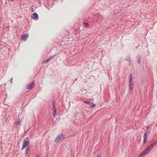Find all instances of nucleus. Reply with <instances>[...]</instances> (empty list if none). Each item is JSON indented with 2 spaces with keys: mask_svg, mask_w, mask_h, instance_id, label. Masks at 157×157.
<instances>
[{
  "mask_svg": "<svg viewBox=\"0 0 157 157\" xmlns=\"http://www.w3.org/2000/svg\"><path fill=\"white\" fill-rule=\"evenodd\" d=\"M65 135L64 134H60L57 136L55 140V142L56 143L61 142L63 141V139L65 137Z\"/></svg>",
  "mask_w": 157,
  "mask_h": 157,
  "instance_id": "obj_1",
  "label": "nucleus"
},
{
  "mask_svg": "<svg viewBox=\"0 0 157 157\" xmlns=\"http://www.w3.org/2000/svg\"><path fill=\"white\" fill-rule=\"evenodd\" d=\"M129 78V87L130 89V91L132 92L133 90V86H132L133 82L132 80V74H130L128 76Z\"/></svg>",
  "mask_w": 157,
  "mask_h": 157,
  "instance_id": "obj_2",
  "label": "nucleus"
},
{
  "mask_svg": "<svg viewBox=\"0 0 157 157\" xmlns=\"http://www.w3.org/2000/svg\"><path fill=\"white\" fill-rule=\"evenodd\" d=\"M29 143V139L28 137H26L23 140L21 150H23L24 149V148L28 146Z\"/></svg>",
  "mask_w": 157,
  "mask_h": 157,
  "instance_id": "obj_3",
  "label": "nucleus"
},
{
  "mask_svg": "<svg viewBox=\"0 0 157 157\" xmlns=\"http://www.w3.org/2000/svg\"><path fill=\"white\" fill-rule=\"evenodd\" d=\"M83 102L88 104V107L89 108H94L96 106V105L93 102H91L90 101H84Z\"/></svg>",
  "mask_w": 157,
  "mask_h": 157,
  "instance_id": "obj_4",
  "label": "nucleus"
},
{
  "mask_svg": "<svg viewBox=\"0 0 157 157\" xmlns=\"http://www.w3.org/2000/svg\"><path fill=\"white\" fill-rule=\"evenodd\" d=\"M34 81H33L30 82L27 85L26 89H31L34 88Z\"/></svg>",
  "mask_w": 157,
  "mask_h": 157,
  "instance_id": "obj_5",
  "label": "nucleus"
},
{
  "mask_svg": "<svg viewBox=\"0 0 157 157\" xmlns=\"http://www.w3.org/2000/svg\"><path fill=\"white\" fill-rule=\"evenodd\" d=\"M29 34L27 33L24 34L21 36L20 39L22 40L25 41L28 37Z\"/></svg>",
  "mask_w": 157,
  "mask_h": 157,
  "instance_id": "obj_6",
  "label": "nucleus"
},
{
  "mask_svg": "<svg viewBox=\"0 0 157 157\" xmlns=\"http://www.w3.org/2000/svg\"><path fill=\"white\" fill-rule=\"evenodd\" d=\"M52 107H53V115L54 117L55 118L56 117V109L55 107V106L54 105V102H53V105H52Z\"/></svg>",
  "mask_w": 157,
  "mask_h": 157,
  "instance_id": "obj_7",
  "label": "nucleus"
},
{
  "mask_svg": "<svg viewBox=\"0 0 157 157\" xmlns=\"http://www.w3.org/2000/svg\"><path fill=\"white\" fill-rule=\"evenodd\" d=\"M31 17L34 20H37L38 19V16L37 13L35 12L32 14Z\"/></svg>",
  "mask_w": 157,
  "mask_h": 157,
  "instance_id": "obj_8",
  "label": "nucleus"
},
{
  "mask_svg": "<svg viewBox=\"0 0 157 157\" xmlns=\"http://www.w3.org/2000/svg\"><path fill=\"white\" fill-rule=\"evenodd\" d=\"M147 134L146 132H145L144 135L143 136L144 140H143V144H144L146 143V142L147 140Z\"/></svg>",
  "mask_w": 157,
  "mask_h": 157,
  "instance_id": "obj_9",
  "label": "nucleus"
},
{
  "mask_svg": "<svg viewBox=\"0 0 157 157\" xmlns=\"http://www.w3.org/2000/svg\"><path fill=\"white\" fill-rule=\"evenodd\" d=\"M152 148L153 147H151V145H150L145 148V150L146 151H147L148 152L149 151H151Z\"/></svg>",
  "mask_w": 157,
  "mask_h": 157,
  "instance_id": "obj_10",
  "label": "nucleus"
},
{
  "mask_svg": "<svg viewBox=\"0 0 157 157\" xmlns=\"http://www.w3.org/2000/svg\"><path fill=\"white\" fill-rule=\"evenodd\" d=\"M148 153V152L145 151V150L144 151H143L139 155V157H141L142 155H144L145 154H147V153Z\"/></svg>",
  "mask_w": 157,
  "mask_h": 157,
  "instance_id": "obj_11",
  "label": "nucleus"
},
{
  "mask_svg": "<svg viewBox=\"0 0 157 157\" xmlns=\"http://www.w3.org/2000/svg\"><path fill=\"white\" fill-rule=\"evenodd\" d=\"M30 148V146H27V148L26 149L25 151V153H26V155H27L28 154Z\"/></svg>",
  "mask_w": 157,
  "mask_h": 157,
  "instance_id": "obj_12",
  "label": "nucleus"
},
{
  "mask_svg": "<svg viewBox=\"0 0 157 157\" xmlns=\"http://www.w3.org/2000/svg\"><path fill=\"white\" fill-rule=\"evenodd\" d=\"M157 143V140H155V141L153 142L152 143V144H150V145H151V147H152L153 148V147Z\"/></svg>",
  "mask_w": 157,
  "mask_h": 157,
  "instance_id": "obj_13",
  "label": "nucleus"
},
{
  "mask_svg": "<svg viewBox=\"0 0 157 157\" xmlns=\"http://www.w3.org/2000/svg\"><path fill=\"white\" fill-rule=\"evenodd\" d=\"M57 54H55V55L51 56L50 57H49V58L50 59H53L57 55Z\"/></svg>",
  "mask_w": 157,
  "mask_h": 157,
  "instance_id": "obj_14",
  "label": "nucleus"
},
{
  "mask_svg": "<svg viewBox=\"0 0 157 157\" xmlns=\"http://www.w3.org/2000/svg\"><path fill=\"white\" fill-rule=\"evenodd\" d=\"M141 57L140 56H139V59L138 60V62L139 63V64H140L141 63Z\"/></svg>",
  "mask_w": 157,
  "mask_h": 157,
  "instance_id": "obj_15",
  "label": "nucleus"
},
{
  "mask_svg": "<svg viewBox=\"0 0 157 157\" xmlns=\"http://www.w3.org/2000/svg\"><path fill=\"white\" fill-rule=\"evenodd\" d=\"M50 59H50V58L49 57V58L47 59L46 60H44V63H46L48 62L49 61V60H50Z\"/></svg>",
  "mask_w": 157,
  "mask_h": 157,
  "instance_id": "obj_16",
  "label": "nucleus"
},
{
  "mask_svg": "<svg viewBox=\"0 0 157 157\" xmlns=\"http://www.w3.org/2000/svg\"><path fill=\"white\" fill-rule=\"evenodd\" d=\"M83 24L85 26H87L89 25L88 23L87 22H83Z\"/></svg>",
  "mask_w": 157,
  "mask_h": 157,
  "instance_id": "obj_17",
  "label": "nucleus"
},
{
  "mask_svg": "<svg viewBox=\"0 0 157 157\" xmlns=\"http://www.w3.org/2000/svg\"><path fill=\"white\" fill-rule=\"evenodd\" d=\"M20 119L18 118V121L17 122V125H19L20 124Z\"/></svg>",
  "mask_w": 157,
  "mask_h": 157,
  "instance_id": "obj_18",
  "label": "nucleus"
},
{
  "mask_svg": "<svg viewBox=\"0 0 157 157\" xmlns=\"http://www.w3.org/2000/svg\"><path fill=\"white\" fill-rule=\"evenodd\" d=\"M126 60L128 61L129 62H130L131 61L130 58L129 56H128L127 59H126Z\"/></svg>",
  "mask_w": 157,
  "mask_h": 157,
  "instance_id": "obj_19",
  "label": "nucleus"
},
{
  "mask_svg": "<svg viewBox=\"0 0 157 157\" xmlns=\"http://www.w3.org/2000/svg\"><path fill=\"white\" fill-rule=\"evenodd\" d=\"M97 157H101V154L100 153H98L97 155Z\"/></svg>",
  "mask_w": 157,
  "mask_h": 157,
  "instance_id": "obj_20",
  "label": "nucleus"
},
{
  "mask_svg": "<svg viewBox=\"0 0 157 157\" xmlns=\"http://www.w3.org/2000/svg\"><path fill=\"white\" fill-rule=\"evenodd\" d=\"M10 81L11 82V83H12L13 82V78H12L10 79Z\"/></svg>",
  "mask_w": 157,
  "mask_h": 157,
  "instance_id": "obj_21",
  "label": "nucleus"
},
{
  "mask_svg": "<svg viewBox=\"0 0 157 157\" xmlns=\"http://www.w3.org/2000/svg\"><path fill=\"white\" fill-rule=\"evenodd\" d=\"M15 0H10V1L12 2H13L15 1Z\"/></svg>",
  "mask_w": 157,
  "mask_h": 157,
  "instance_id": "obj_22",
  "label": "nucleus"
},
{
  "mask_svg": "<svg viewBox=\"0 0 157 157\" xmlns=\"http://www.w3.org/2000/svg\"><path fill=\"white\" fill-rule=\"evenodd\" d=\"M36 157H40V156H39V155H37V156H36Z\"/></svg>",
  "mask_w": 157,
  "mask_h": 157,
  "instance_id": "obj_23",
  "label": "nucleus"
},
{
  "mask_svg": "<svg viewBox=\"0 0 157 157\" xmlns=\"http://www.w3.org/2000/svg\"><path fill=\"white\" fill-rule=\"evenodd\" d=\"M77 78H76V79H75V80H77Z\"/></svg>",
  "mask_w": 157,
  "mask_h": 157,
  "instance_id": "obj_24",
  "label": "nucleus"
},
{
  "mask_svg": "<svg viewBox=\"0 0 157 157\" xmlns=\"http://www.w3.org/2000/svg\"><path fill=\"white\" fill-rule=\"evenodd\" d=\"M46 157H48V155H47Z\"/></svg>",
  "mask_w": 157,
  "mask_h": 157,
  "instance_id": "obj_25",
  "label": "nucleus"
}]
</instances>
